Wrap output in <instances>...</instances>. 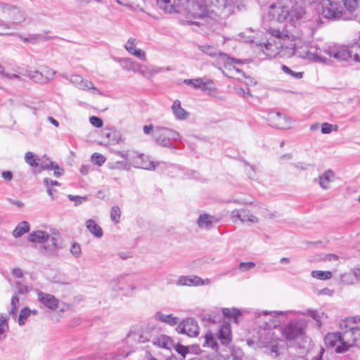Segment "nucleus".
Listing matches in <instances>:
<instances>
[{"mask_svg":"<svg viewBox=\"0 0 360 360\" xmlns=\"http://www.w3.org/2000/svg\"><path fill=\"white\" fill-rule=\"evenodd\" d=\"M20 300L18 297L16 295H13L11 298V313L14 314H15L18 308L19 307Z\"/></svg>","mask_w":360,"mask_h":360,"instance_id":"obj_52","label":"nucleus"},{"mask_svg":"<svg viewBox=\"0 0 360 360\" xmlns=\"http://www.w3.org/2000/svg\"><path fill=\"white\" fill-rule=\"evenodd\" d=\"M292 49L294 51L293 56H297L299 58H304L314 61H320L321 63H325L326 60L323 58H321L319 56L318 49L311 46H305L306 51H302V47L298 48L297 49Z\"/></svg>","mask_w":360,"mask_h":360,"instance_id":"obj_17","label":"nucleus"},{"mask_svg":"<svg viewBox=\"0 0 360 360\" xmlns=\"http://www.w3.org/2000/svg\"><path fill=\"white\" fill-rule=\"evenodd\" d=\"M295 314H301L302 315H307L310 316L312 319H314L316 323L318 328H320L322 325V319L323 316L327 317L326 315H325L324 312L322 311L319 310H308L306 313H302V312H297L295 311Z\"/></svg>","mask_w":360,"mask_h":360,"instance_id":"obj_32","label":"nucleus"},{"mask_svg":"<svg viewBox=\"0 0 360 360\" xmlns=\"http://www.w3.org/2000/svg\"><path fill=\"white\" fill-rule=\"evenodd\" d=\"M199 50L205 54L217 58V63L224 65H231V62L234 60L233 58H230L226 53L219 51L215 47L210 45L199 46Z\"/></svg>","mask_w":360,"mask_h":360,"instance_id":"obj_15","label":"nucleus"},{"mask_svg":"<svg viewBox=\"0 0 360 360\" xmlns=\"http://www.w3.org/2000/svg\"><path fill=\"white\" fill-rule=\"evenodd\" d=\"M222 314L224 316L233 319L234 322H238V317L240 316L241 312L236 308H223Z\"/></svg>","mask_w":360,"mask_h":360,"instance_id":"obj_37","label":"nucleus"},{"mask_svg":"<svg viewBox=\"0 0 360 360\" xmlns=\"http://www.w3.org/2000/svg\"><path fill=\"white\" fill-rule=\"evenodd\" d=\"M142 335H142L141 328L138 326H133L130 329V330L129 331V333L127 334L128 338H129L131 336H139V338H141Z\"/></svg>","mask_w":360,"mask_h":360,"instance_id":"obj_53","label":"nucleus"},{"mask_svg":"<svg viewBox=\"0 0 360 360\" xmlns=\"http://www.w3.org/2000/svg\"><path fill=\"white\" fill-rule=\"evenodd\" d=\"M310 166H312V165L304 162H299L294 165L295 168L301 170H307Z\"/></svg>","mask_w":360,"mask_h":360,"instance_id":"obj_63","label":"nucleus"},{"mask_svg":"<svg viewBox=\"0 0 360 360\" xmlns=\"http://www.w3.org/2000/svg\"><path fill=\"white\" fill-rule=\"evenodd\" d=\"M279 339H272L270 342L269 347H270V352L275 353L276 355H278L280 354L281 350V346L279 345L278 342ZM269 348V346L266 347Z\"/></svg>","mask_w":360,"mask_h":360,"instance_id":"obj_44","label":"nucleus"},{"mask_svg":"<svg viewBox=\"0 0 360 360\" xmlns=\"http://www.w3.org/2000/svg\"><path fill=\"white\" fill-rule=\"evenodd\" d=\"M345 8L350 12L354 11L359 0H343Z\"/></svg>","mask_w":360,"mask_h":360,"instance_id":"obj_49","label":"nucleus"},{"mask_svg":"<svg viewBox=\"0 0 360 360\" xmlns=\"http://www.w3.org/2000/svg\"><path fill=\"white\" fill-rule=\"evenodd\" d=\"M39 167L43 170H52L53 167L58 169V165L51 161L46 155L39 158Z\"/></svg>","mask_w":360,"mask_h":360,"instance_id":"obj_36","label":"nucleus"},{"mask_svg":"<svg viewBox=\"0 0 360 360\" xmlns=\"http://www.w3.org/2000/svg\"><path fill=\"white\" fill-rule=\"evenodd\" d=\"M110 168L112 169H124V170H129L131 169V165L129 161L128 162H122V161H118L110 166Z\"/></svg>","mask_w":360,"mask_h":360,"instance_id":"obj_43","label":"nucleus"},{"mask_svg":"<svg viewBox=\"0 0 360 360\" xmlns=\"http://www.w3.org/2000/svg\"><path fill=\"white\" fill-rule=\"evenodd\" d=\"M136 39L135 38H129L124 44V48L127 52L136 57L141 60H146V55L144 51L136 48Z\"/></svg>","mask_w":360,"mask_h":360,"instance_id":"obj_24","label":"nucleus"},{"mask_svg":"<svg viewBox=\"0 0 360 360\" xmlns=\"http://www.w3.org/2000/svg\"><path fill=\"white\" fill-rule=\"evenodd\" d=\"M267 120L271 126L278 129H287L292 126L291 119L280 112H270Z\"/></svg>","mask_w":360,"mask_h":360,"instance_id":"obj_16","label":"nucleus"},{"mask_svg":"<svg viewBox=\"0 0 360 360\" xmlns=\"http://www.w3.org/2000/svg\"><path fill=\"white\" fill-rule=\"evenodd\" d=\"M311 276L314 278L326 281L332 278V273L330 271L314 270L311 272Z\"/></svg>","mask_w":360,"mask_h":360,"instance_id":"obj_39","label":"nucleus"},{"mask_svg":"<svg viewBox=\"0 0 360 360\" xmlns=\"http://www.w3.org/2000/svg\"><path fill=\"white\" fill-rule=\"evenodd\" d=\"M305 14L304 8L294 4L291 0H282L269 8L268 15L271 20L282 22L288 20L295 23Z\"/></svg>","mask_w":360,"mask_h":360,"instance_id":"obj_3","label":"nucleus"},{"mask_svg":"<svg viewBox=\"0 0 360 360\" xmlns=\"http://www.w3.org/2000/svg\"><path fill=\"white\" fill-rule=\"evenodd\" d=\"M255 267V264L252 262H240L238 268L243 271H246Z\"/></svg>","mask_w":360,"mask_h":360,"instance_id":"obj_55","label":"nucleus"},{"mask_svg":"<svg viewBox=\"0 0 360 360\" xmlns=\"http://www.w3.org/2000/svg\"><path fill=\"white\" fill-rule=\"evenodd\" d=\"M172 110L175 117L179 120H186L189 116V113L181 107V102L179 100H175L173 102Z\"/></svg>","mask_w":360,"mask_h":360,"instance_id":"obj_29","label":"nucleus"},{"mask_svg":"<svg viewBox=\"0 0 360 360\" xmlns=\"http://www.w3.org/2000/svg\"><path fill=\"white\" fill-rule=\"evenodd\" d=\"M25 161L32 167H37L39 165V158L32 152H27L25 154Z\"/></svg>","mask_w":360,"mask_h":360,"instance_id":"obj_38","label":"nucleus"},{"mask_svg":"<svg viewBox=\"0 0 360 360\" xmlns=\"http://www.w3.org/2000/svg\"><path fill=\"white\" fill-rule=\"evenodd\" d=\"M274 38L269 39L264 45L263 52L268 57L291 58L294 51L289 48V42L291 39L290 32L287 30L271 29L269 30Z\"/></svg>","mask_w":360,"mask_h":360,"instance_id":"obj_2","label":"nucleus"},{"mask_svg":"<svg viewBox=\"0 0 360 360\" xmlns=\"http://www.w3.org/2000/svg\"><path fill=\"white\" fill-rule=\"evenodd\" d=\"M68 198L72 201H75V205L82 204L87 198L86 196L82 197L72 195H68Z\"/></svg>","mask_w":360,"mask_h":360,"instance_id":"obj_61","label":"nucleus"},{"mask_svg":"<svg viewBox=\"0 0 360 360\" xmlns=\"http://www.w3.org/2000/svg\"><path fill=\"white\" fill-rule=\"evenodd\" d=\"M245 172L248 174V177L251 179H257V174L254 167L249 165L248 163H245Z\"/></svg>","mask_w":360,"mask_h":360,"instance_id":"obj_51","label":"nucleus"},{"mask_svg":"<svg viewBox=\"0 0 360 360\" xmlns=\"http://www.w3.org/2000/svg\"><path fill=\"white\" fill-rule=\"evenodd\" d=\"M184 82L195 89H200L211 96H217V88L212 80L207 78L186 79Z\"/></svg>","mask_w":360,"mask_h":360,"instance_id":"obj_13","label":"nucleus"},{"mask_svg":"<svg viewBox=\"0 0 360 360\" xmlns=\"http://www.w3.org/2000/svg\"><path fill=\"white\" fill-rule=\"evenodd\" d=\"M44 74L45 75L46 79H50L54 77L56 72L46 68L43 70V75Z\"/></svg>","mask_w":360,"mask_h":360,"instance_id":"obj_64","label":"nucleus"},{"mask_svg":"<svg viewBox=\"0 0 360 360\" xmlns=\"http://www.w3.org/2000/svg\"><path fill=\"white\" fill-rule=\"evenodd\" d=\"M176 330L179 334L194 338L199 335L200 328L197 321L191 317L183 319L177 326Z\"/></svg>","mask_w":360,"mask_h":360,"instance_id":"obj_12","label":"nucleus"},{"mask_svg":"<svg viewBox=\"0 0 360 360\" xmlns=\"http://www.w3.org/2000/svg\"><path fill=\"white\" fill-rule=\"evenodd\" d=\"M333 127L336 128L337 126H334L328 122H324L321 125V132L325 134H330L333 131Z\"/></svg>","mask_w":360,"mask_h":360,"instance_id":"obj_58","label":"nucleus"},{"mask_svg":"<svg viewBox=\"0 0 360 360\" xmlns=\"http://www.w3.org/2000/svg\"><path fill=\"white\" fill-rule=\"evenodd\" d=\"M342 279L348 284H355L360 282V269L354 268L352 271L345 274L342 276Z\"/></svg>","mask_w":360,"mask_h":360,"instance_id":"obj_31","label":"nucleus"},{"mask_svg":"<svg viewBox=\"0 0 360 360\" xmlns=\"http://www.w3.org/2000/svg\"><path fill=\"white\" fill-rule=\"evenodd\" d=\"M291 36L290 41L289 42V48H294L295 50L298 48L302 47V51H306L305 46H310L311 44L307 41H303L302 38L298 35H295L290 33Z\"/></svg>","mask_w":360,"mask_h":360,"instance_id":"obj_34","label":"nucleus"},{"mask_svg":"<svg viewBox=\"0 0 360 360\" xmlns=\"http://www.w3.org/2000/svg\"><path fill=\"white\" fill-rule=\"evenodd\" d=\"M17 292L18 294H27L30 292V288L26 285L25 284L21 283L20 281H17L15 283Z\"/></svg>","mask_w":360,"mask_h":360,"instance_id":"obj_48","label":"nucleus"},{"mask_svg":"<svg viewBox=\"0 0 360 360\" xmlns=\"http://www.w3.org/2000/svg\"><path fill=\"white\" fill-rule=\"evenodd\" d=\"M295 313V311H257L255 330L260 338L276 336V332L280 331L281 318H288Z\"/></svg>","mask_w":360,"mask_h":360,"instance_id":"obj_1","label":"nucleus"},{"mask_svg":"<svg viewBox=\"0 0 360 360\" xmlns=\"http://www.w3.org/2000/svg\"><path fill=\"white\" fill-rule=\"evenodd\" d=\"M29 229V224L27 221H22L13 230V235L15 238L20 237L23 233L28 232Z\"/></svg>","mask_w":360,"mask_h":360,"instance_id":"obj_40","label":"nucleus"},{"mask_svg":"<svg viewBox=\"0 0 360 360\" xmlns=\"http://www.w3.org/2000/svg\"><path fill=\"white\" fill-rule=\"evenodd\" d=\"M122 158L129 161L131 167L146 170H153L158 166V162L150 160V158L143 153L136 151L117 152Z\"/></svg>","mask_w":360,"mask_h":360,"instance_id":"obj_6","label":"nucleus"},{"mask_svg":"<svg viewBox=\"0 0 360 360\" xmlns=\"http://www.w3.org/2000/svg\"><path fill=\"white\" fill-rule=\"evenodd\" d=\"M89 122L93 126L97 128L101 127L103 124V120L101 118L96 116L90 117Z\"/></svg>","mask_w":360,"mask_h":360,"instance_id":"obj_57","label":"nucleus"},{"mask_svg":"<svg viewBox=\"0 0 360 360\" xmlns=\"http://www.w3.org/2000/svg\"><path fill=\"white\" fill-rule=\"evenodd\" d=\"M159 7L168 13H179L182 10V0H158Z\"/></svg>","mask_w":360,"mask_h":360,"instance_id":"obj_22","label":"nucleus"},{"mask_svg":"<svg viewBox=\"0 0 360 360\" xmlns=\"http://www.w3.org/2000/svg\"><path fill=\"white\" fill-rule=\"evenodd\" d=\"M37 300L44 307L55 310L58 308L59 300L54 295L44 292L39 290H35Z\"/></svg>","mask_w":360,"mask_h":360,"instance_id":"obj_21","label":"nucleus"},{"mask_svg":"<svg viewBox=\"0 0 360 360\" xmlns=\"http://www.w3.org/2000/svg\"><path fill=\"white\" fill-rule=\"evenodd\" d=\"M218 4L219 15L223 18H228L243 6V0H218Z\"/></svg>","mask_w":360,"mask_h":360,"instance_id":"obj_14","label":"nucleus"},{"mask_svg":"<svg viewBox=\"0 0 360 360\" xmlns=\"http://www.w3.org/2000/svg\"><path fill=\"white\" fill-rule=\"evenodd\" d=\"M20 38L25 42L35 44L41 38V37L39 35H37V34H34V35H30L27 37H23L20 36Z\"/></svg>","mask_w":360,"mask_h":360,"instance_id":"obj_56","label":"nucleus"},{"mask_svg":"<svg viewBox=\"0 0 360 360\" xmlns=\"http://www.w3.org/2000/svg\"><path fill=\"white\" fill-rule=\"evenodd\" d=\"M106 137L110 138L112 137L111 142L112 143H120L122 141V139L121 135L117 131H110L106 134Z\"/></svg>","mask_w":360,"mask_h":360,"instance_id":"obj_47","label":"nucleus"},{"mask_svg":"<svg viewBox=\"0 0 360 360\" xmlns=\"http://www.w3.org/2000/svg\"><path fill=\"white\" fill-rule=\"evenodd\" d=\"M121 281H122L121 277H117V278L112 279L109 282L110 288L113 291L122 290L123 287L121 285Z\"/></svg>","mask_w":360,"mask_h":360,"instance_id":"obj_41","label":"nucleus"},{"mask_svg":"<svg viewBox=\"0 0 360 360\" xmlns=\"http://www.w3.org/2000/svg\"><path fill=\"white\" fill-rule=\"evenodd\" d=\"M340 331L334 334V338L360 337V317H348L339 322Z\"/></svg>","mask_w":360,"mask_h":360,"instance_id":"obj_8","label":"nucleus"},{"mask_svg":"<svg viewBox=\"0 0 360 360\" xmlns=\"http://www.w3.org/2000/svg\"><path fill=\"white\" fill-rule=\"evenodd\" d=\"M25 20L24 12L18 7L4 3L0 4V35L17 28Z\"/></svg>","mask_w":360,"mask_h":360,"instance_id":"obj_5","label":"nucleus"},{"mask_svg":"<svg viewBox=\"0 0 360 360\" xmlns=\"http://www.w3.org/2000/svg\"><path fill=\"white\" fill-rule=\"evenodd\" d=\"M231 219L233 222L239 220L242 223L247 224H257L259 222L257 217L245 209L233 210L231 213Z\"/></svg>","mask_w":360,"mask_h":360,"instance_id":"obj_18","label":"nucleus"},{"mask_svg":"<svg viewBox=\"0 0 360 360\" xmlns=\"http://www.w3.org/2000/svg\"><path fill=\"white\" fill-rule=\"evenodd\" d=\"M281 69L285 73H286L287 75H289L293 77L298 78V79L302 77L303 72H295L294 71H292L291 69H290L286 65H282Z\"/></svg>","mask_w":360,"mask_h":360,"instance_id":"obj_50","label":"nucleus"},{"mask_svg":"<svg viewBox=\"0 0 360 360\" xmlns=\"http://www.w3.org/2000/svg\"><path fill=\"white\" fill-rule=\"evenodd\" d=\"M216 330L215 334L208 332L203 338H214V335H216V338H230L231 335V326L228 323L218 326Z\"/></svg>","mask_w":360,"mask_h":360,"instance_id":"obj_27","label":"nucleus"},{"mask_svg":"<svg viewBox=\"0 0 360 360\" xmlns=\"http://www.w3.org/2000/svg\"><path fill=\"white\" fill-rule=\"evenodd\" d=\"M105 158L103 155L97 153H94L91 156L92 162L99 166H101L105 162Z\"/></svg>","mask_w":360,"mask_h":360,"instance_id":"obj_46","label":"nucleus"},{"mask_svg":"<svg viewBox=\"0 0 360 360\" xmlns=\"http://www.w3.org/2000/svg\"><path fill=\"white\" fill-rule=\"evenodd\" d=\"M70 252L76 258L80 257L82 252L80 245L77 243H73L70 248Z\"/></svg>","mask_w":360,"mask_h":360,"instance_id":"obj_54","label":"nucleus"},{"mask_svg":"<svg viewBox=\"0 0 360 360\" xmlns=\"http://www.w3.org/2000/svg\"><path fill=\"white\" fill-rule=\"evenodd\" d=\"M29 241L37 243H44V250L51 253L58 248V235H50L49 233L37 230L29 235Z\"/></svg>","mask_w":360,"mask_h":360,"instance_id":"obj_9","label":"nucleus"},{"mask_svg":"<svg viewBox=\"0 0 360 360\" xmlns=\"http://www.w3.org/2000/svg\"><path fill=\"white\" fill-rule=\"evenodd\" d=\"M31 315V310L28 307H24L20 313L18 323L24 325L27 318Z\"/></svg>","mask_w":360,"mask_h":360,"instance_id":"obj_42","label":"nucleus"},{"mask_svg":"<svg viewBox=\"0 0 360 360\" xmlns=\"http://www.w3.org/2000/svg\"><path fill=\"white\" fill-rule=\"evenodd\" d=\"M175 350L184 357L189 352L188 348L186 346L177 344Z\"/></svg>","mask_w":360,"mask_h":360,"instance_id":"obj_62","label":"nucleus"},{"mask_svg":"<svg viewBox=\"0 0 360 360\" xmlns=\"http://www.w3.org/2000/svg\"><path fill=\"white\" fill-rule=\"evenodd\" d=\"M184 10L188 21L198 26L211 25L217 16L216 13L209 10L206 0H186Z\"/></svg>","mask_w":360,"mask_h":360,"instance_id":"obj_4","label":"nucleus"},{"mask_svg":"<svg viewBox=\"0 0 360 360\" xmlns=\"http://www.w3.org/2000/svg\"><path fill=\"white\" fill-rule=\"evenodd\" d=\"M210 279L203 280L198 276H181L176 281V285L180 286H198L210 285Z\"/></svg>","mask_w":360,"mask_h":360,"instance_id":"obj_20","label":"nucleus"},{"mask_svg":"<svg viewBox=\"0 0 360 360\" xmlns=\"http://www.w3.org/2000/svg\"><path fill=\"white\" fill-rule=\"evenodd\" d=\"M326 345L332 351L336 353L348 351L352 346V345L345 342L344 339H330Z\"/></svg>","mask_w":360,"mask_h":360,"instance_id":"obj_26","label":"nucleus"},{"mask_svg":"<svg viewBox=\"0 0 360 360\" xmlns=\"http://www.w3.org/2000/svg\"><path fill=\"white\" fill-rule=\"evenodd\" d=\"M214 217L207 214H200L197 220L198 226L201 229H210L213 226Z\"/></svg>","mask_w":360,"mask_h":360,"instance_id":"obj_30","label":"nucleus"},{"mask_svg":"<svg viewBox=\"0 0 360 360\" xmlns=\"http://www.w3.org/2000/svg\"><path fill=\"white\" fill-rule=\"evenodd\" d=\"M87 229L96 237L101 238L103 236L102 229L93 219H89L86 221Z\"/></svg>","mask_w":360,"mask_h":360,"instance_id":"obj_35","label":"nucleus"},{"mask_svg":"<svg viewBox=\"0 0 360 360\" xmlns=\"http://www.w3.org/2000/svg\"><path fill=\"white\" fill-rule=\"evenodd\" d=\"M122 69L128 72H138L141 75L146 77V72L142 69V65L129 58H121L119 60Z\"/></svg>","mask_w":360,"mask_h":360,"instance_id":"obj_23","label":"nucleus"},{"mask_svg":"<svg viewBox=\"0 0 360 360\" xmlns=\"http://www.w3.org/2000/svg\"><path fill=\"white\" fill-rule=\"evenodd\" d=\"M28 76L34 80L35 82H42L43 81V72H40L39 71H34L33 72H30Z\"/></svg>","mask_w":360,"mask_h":360,"instance_id":"obj_59","label":"nucleus"},{"mask_svg":"<svg viewBox=\"0 0 360 360\" xmlns=\"http://www.w3.org/2000/svg\"><path fill=\"white\" fill-rule=\"evenodd\" d=\"M335 180V173L330 170H326L319 177V184L324 190L330 188V183Z\"/></svg>","mask_w":360,"mask_h":360,"instance_id":"obj_28","label":"nucleus"},{"mask_svg":"<svg viewBox=\"0 0 360 360\" xmlns=\"http://www.w3.org/2000/svg\"><path fill=\"white\" fill-rule=\"evenodd\" d=\"M179 136L177 131L162 127H156L153 131L155 141L160 146L170 147L171 143Z\"/></svg>","mask_w":360,"mask_h":360,"instance_id":"obj_11","label":"nucleus"},{"mask_svg":"<svg viewBox=\"0 0 360 360\" xmlns=\"http://www.w3.org/2000/svg\"><path fill=\"white\" fill-rule=\"evenodd\" d=\"M65 77L79 89L86 91L92 90L98 94H100V91L94 85L91 81L84 79L80 75H72L70 77L67 76Z\"/></svg>","mask_w":360,"mask_h":360,"instance_id":"obj_19","label":"nucleus"},{"mask_svg":"<svg viewBox=\"0 0 360 360\" xmlns=\"http://www.w3.org/2000/svg\"><path fill=\"white\" fill-rule=\"evenodd\" d=\"M8 330L7 321L5 319H0V336L6 335V333Z\"/></svg>","mask_w":360,"mask_h":360,"instance_id":"obj_60","label":"nucleus"},{"mask_svg":"<svg viewBox=\"0 0 360 360\" xmlns=\"http://www.w3.org/2000/svg\"><path fill=\"white\" fill-rule=\"evenodd\" d=\"M121 216V210L118 206H113L110 210V219L115 224L119 222Z\"/></svg>","mask_w":360,"mask_h":360,"instance_id":"obj_45","label":"nucleus"},{"mask_svg":"<svg viewBox=\"0 0 360 360\" xmlns=\"http://www.w3.org/2000/svg\"><path fill=\"white\" fill-rule=\"evenodd\" d=\"M329 56L333 57L338 60H347L352 57L351 47L340 46L331 49L328 51Z\"/></svg>","mask_w":360,"mask_h":360,"instance_id":"obj_25","label":"nucleus"},{"mask_svg":"<svg viewBox=\"0 0 360 360\" xmlns=\"http://www.w3.org/2000/svg\"><path fill=\"white\" fill-rule=\"evenodd\" d=\"M155 319L169 326H175L179 323V319L172 314H164L161 312H157L155 315Z\"/></svg>","mask_w":360,"mask_h":360,"instance_id":"obj_33","label":"nucleus"},{"mask_svg":"<svg viewBox=\"0 0 360 360\" xmlns=\"http://www.w3.org/2000/svg\"><path fill=\"white\" fill-rule=\"evenodd\" d=\"M307 321L305 319L291 320L280 331L285 338H298L305 335Z\"/></svg>","mask_w":360,"mask_h":360,"instance_id":"obj_10","label":"nucleus"},{"mask_svg":"<svg viewBox=\"0 0 360 360\" xmlns=\"http://www.w3.org/2000/svg\"><path fill=\"white\" fill-rule=\"evenodd\" d=\"M305 4H320L321 15L328 19H338L342 15L343 8L340 4L333 0H301Z\"/></svg>","mask_w":360,"mask_h":360,"instance_id":"obj_7","label":"nucleus"}]
</instances>
